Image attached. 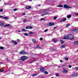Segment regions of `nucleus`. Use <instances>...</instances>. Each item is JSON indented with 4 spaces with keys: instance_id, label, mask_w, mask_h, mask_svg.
<instances>
[{
    "instance_id": "09e8293b",
    "label": "nucleus",
    "mask_w": 78,
    "mask_h": 78,
    "mask_svg": "<svg viewBox=\"0 0 78 78\" xmlns=\"http://www.w3.org/2000/svg\"><path fill=\"white\" fill-rule=\"evenodd\" d=\"M47 14H48V12H46L45 13V15H47Z\"/></svg>"
},
{
    "instance_id": "bf43d9fd",
    "label": "nucleus",
    "mask_w": 78,
    "mask_h": 78,
    "mask_svg": "<svg viewBox=\"0 0 78 78\" xmlns=\"http://www.w3.org/2000/svg\"><path fill=\"white\" fill-rule=\"evenodd\" d=\"M38 6H40L41 5L39 4V5H38Z\"/></svg>"
},
{
    "instance_id": "a878e982",
    "label": "nucleus",
    "mask_w": 78,
    "mask_h": 78,
    "mask_svg": "<svg viewBox=\"0 0 78 78\" xmlns=\"http://www.w3.org/2000/svg\"><path fill=\"white\" fill-rule=\"evenodd\" d=\"M24 36H28V34L27 33H25V34H24Z\"/></svg>"
},
{
    "instance_id": "9b49d317",
    "label": "nucleus",
    "mask_w": 78,
    "mask_h": 78,
    "mask_svg": "<svg viewBox=\"0 0 78 78\" xmlns=\"http://www.w3.org/2000/svg\"><path fill=\"white\" fill-rule=\"evenodd\" d=\"M4 23L0 22V26H1V27L3 26V25H4Z\"/></svg>"
},
{
    "instance_id": "f8f14e48",
    "label": "nucleus",
    "mask_w": 78,
    "mask_h": 78,
    "mask_svg": "<svg viewBox=\"0 0 78 78\" xmlns=\"http://www.w3.org/2000/svg\"><path fill=\"white\" fill-rule=\"evenodd\" d=\"M73 76H77L78 75V73H76V74H73L72 75Z\"/></svg>"
},
{
    "instance_id": "0e129e2a",
    "label": "nucleus",
    "mask_w": 78,
    "mask_h": 78,
    "mask_svg": "<svg viewBox=\"0 0 78 78\" xmlns=\"http://www.w3.org/2000/svg\"><path fill=\"white\" fill-rule=\"evenodd\" d=\"M34 61H35V59H34Z\"/></svg>"
},
{
    "instance_id": "8fccbe9b",
    "label": "nucleus",
    "mask_w": 78,
    "mask_h": 78,
    "mask_svg": "<svg viewBox=\"0 0 78 78\" xmlns=\"http://www.w3.org/2000/svg\"><path fill=\"white\" fill-rule=\"evenodd\" d=\"M7 4H8V3H7L5 2V3H4L5 5H7Z\"/></svg>"
},
{
    "instance_id": "052dcab7",
    "label": "nucleus",
    "mask_w": 78,
    "mask_h": 78,
    "mask_svg": "<svg viewBox=\"0 0 78 78\" xmlns=\"http://www.w3.org/2000/svg\"><path fill=\"white\" fill-rule=\"evenodd\" d=\"M0 64H3V62H0Z\"/></svg>"
},
{
    "instance_id": "aec40b11",
    "label": "nucleus",
    "mask_w": 78,
    "mask_h": 78,
    "mask_svg": "<svg viewBox=\"0 0 78 78\" xmlns=\"http://www.w3.org/2000/svg\"><path fill=\"white\" fill-rule=\"evenodd\" d=\"M29 34L30 35H32V34H34V33H33V32H30L29 33Z\"/></svg>"
},
{
    "instance_id": "1a4fd4ad",
    "label": "nucleus",
    "mask_w": 78,
    "mask_h": 78,
    "mask_svg": "<svg viewBox=\"0 0 78 78\" xmlns=\"http://www.w3.org/2000/svg\"><path fill=\"white\" fill-rule=\"evenodd\" d=\"M25 8L26 9H30V8H31V7L30 6H26Z\"/></svg>"
},
{
    "instance_id": "bb28decb",
    "label": "nucleus",
    "mask_w": 78,
    "mask_h": 78,
    "mask_svg": "<svg viewBox=\"0 0 78 78\" xmlns=\"http://www.w3.org/2000/svg\"><path fill=\"white\" fill-rule=\"evenodd\" d=\"M43 11L44 12H47V11H49L47 10V9H44Z\"/></svg>"
},
{
    "instance_id": "a18cd8bd",
    "label": "nucleus",
    "mask_w": 78,
    "mask_h": 78,
    "mask_svg": "<svg viewBox=\"0 0 78 78\" xmlns=\"http://www.w3.org/2000/svg\"><path fill=\"white\" fill-rule=\"evenodd\" d=\"M40 39L41 41H42L43 40V38L41 37L40 38Z\"/></svg>"
},
{
    "instance_id": "a211bd4d",
    "label": "nucleus",
    "mask_w": 78,
    "mask_h": 78,
    "mask_svg": "<svg viewBox=\"0 0 78 78\" xmlns=\"http://www.w3.org/2000/svg\"><path fill=\"white\" fill-rule=\"evenodd\" d=\"M58 7H59L60 8H62L63 7V6H62V5L60 4L58 6Z\"/></svg>"
},
{
    "instance_id": "f03ea898",
    "label": "nucleus",
    "mask_w": 78,
    "mask_h": 78,
    "mask_svg": "<svg viewBox=\"0 0 78 78\" xmlns=\"http://www.w3.org/2000/svg\"><path fill=\"white\" fill-rule=\"evenodd\" d=\"M27 58H28L27 57L25 56H22L21 57L20 59V60H22V61H21V62H23V61H25V59H27Z\"/></svg>"
},
{
    "instance_id": "864d4df0",
    "label": "nucleus",
    "mask_w": 78,
    "mask_h": 78,
    "mask_svg": "<svg viewBox=\"0 0 78 78\" xmlns=\"http://www.w3.org/2000/svg\"><path fill=\"white\" fill-rule=\"evenodd\" d=\"M44 15H45V14H42V16H44Z\"/></svg>"
},
{
    "instance_id": "e433bc0d",
    "label": "nucleus",
    "mask_w": 78,
    "mask_h": 78,
    "mask_svg": "<svg viewBox=\"0 0 78 78\" xmlns=\"http://www.w3.org/2000/svg\"><path fill=\"white\" fill-rule=\"evenodd\" d=\"M57 19V17L56 16H55L54 17V20H56V19Z\"/></svg>"
},
{
    "instance_id": "5701e85b",
    "label": "nucleus",
    "mask_w": 78,
    "mask_h": 78,
    "mask_svg": "<svg viewBox=\"0 0 78 78\" xmlns=\"http://www.w3.org/2000/svg\"><path fill=\"white\" fill-rule=\"evenodd\" d=\"M63 72L64 73H67V72H68V70H65L63 71Z\"/></svg>"
},
{
    "instance_id": "c03bdc74",
    "label": "nucleus",
    "mask_w": 78,
    "mask_h": 78,
    "mask_svg": "<svg viewBox=\"0 0 78 78\" xmlns=\"http://www.w3.org/2000/svg\"><path fill=\"white\" fill-rule=\"evenodd\" d=\"M3 9H1L0 10V12H3Z\"/></svg>"
},
{
    "instance_id": "3c124183",
    "label": "nucleus",
    "mask_w": 78,
    "mask_h": 78,
    "mask_svg": "<svg viewBox=\"0 0 78 78\" xmlns=\"http://www.w3.org/2000/svg\"><path fill=\"white\" fill-rule=\"evenodd\" d=\"M63 70L64 71V70H66V68H63Z\"/></svg>"
},
{
    "instance_id": "49530a36",
    "label": "nucleus",
    "mask_w": 78,
    "mask_h": 78,
    "mask_svg": "<svg viewBox=\"0 0 78 78\" xmlns=\"http://www.w3.org/2000/svg\"><path fill=\"white\" fill-rule=\"evenodd\" d=\"M69 68H71V67H72V65H69Z\"/></svg>"
},
{
    "instance_id": "2f4dec72",
    "label": "nucleus",
    "mask_w": 78,
    "mask_h": 78,
    "mask_svg": "<svg viewBox=\"0 0 78 78\" xmlns=\"http://www.w3.org/2000/svg\"><path fill=\"white\" fill-rule=\"evenodd\" d=\"M65 60H66V61H68V60L69 59V58L65 57Z\"/></svg>"
},
{
    "instance_id": "9d476101",
    "label": "nucleus",
    "mask_w": 78,
    "mask_h": 78,
    "mask_svg": "<svg viewBox=\"0 0 78 78\" xmlns=\"http://www.w3.org/2000/svg\"><path fill=\"white\" fill-rule=\"evenodd\" d=\"M52 41L54 42H57V39H56V38L52 39Z\"/></svg>"
},
{
    "instance_id": "4468645a",
    "label": "nucleus",
    "mask_w": 78,
    "mask_h": 78,
    "mask_svg": "<svg viewBox=\"0 0 78 78\" xmlns=\"http://www.w3.org/2000/svg\"><path fill=\"white\" fill-rule=\"evenodd\" d=\"M22 31L23 32H26V31H27V30H25L24 29H22Z\"/></svg>"
},
{
    "instance_id": "f257e3e1",
    "label": "nucleus",
    "mask_w": 78,
    "mask_h": 78,
    "mask_svg": "<svg viewBox=\"0 0 78 78\" xmlns=\"http://www.w3.org/2000/svg\"><path fill=\"white\" fill-rule=\"evenodd\" d=\"M63 39H68L70 40H72L74 39V36L70 34H68V35H65Z\"/></svg>"
},
{
    "instance_id": "7c9ffc66",
    "label": "nucleus",
    "mask_w": 78,
    "mask_h": 78,
    "mask_svg": "<svg viewBox=\"0 0 78 78\" xmlns=\"http://www.w3.org/2000/svg\"><path fill=\"white\" fill-rule=\"evenodd\" d=\"M13 11H17V9H13Z\"/></svg>"
},
{
    "instance_id": "39448f33",
    "label": "nucleus",
    "mask_w": 78,
    "mask_h": 78,
    "mask_svg": "<svg viewBox=\"0 0 78 78\" xmlns=\"http://www.w3.org/2000/svg\"><path fill=\"white\" fill-rule=\"evenodd\" d=\"M40 70L42 72H44L45 70V69L44 67H40Z\"/></svg>"
},
{
    "instance_id": "c85d7f7f",
    "label": "nucleus",
    "mask_w": 78,
    "mask_h": 78,
    "mask_svg": "<svg viewBox=\"0 0 78 78\" xmlns=\"http://www.w3.org/2000/svg\"><path fill=\"white\" fill-rule=\"evenodd\" d=\"M60 42H61V44H63V43H64V41H63L62 40H61L60 41Z\"/></svg>"
},
{
    "instance_id": "4c0bfd02",
    "label": "nucleus",
    "mask_w": 78,
    "mask_h": 78,
    "mask_svg": "<svg viewBox=\"0 0 78 78\" xmlns=\"http://www.w3.org/2000/svg\"><path fill=\"white\" fill-rule=\"evenodd\" d=\"M17 41H18V42H20V40L19 39L17 40Z\"/></svg>"
},
{
    "instance_id": "473e14b6",
    "label": "nucleus",
    "mask_w": 78,
    "mask_h": 78,
    "mask_svg": "<svg viewBox=\"0 0 78 78\" xmlns=\"http://www.w3.org/2000/svg\"><path fill=\"white\" fill-rule=\"evenodd\" d=\"M14 44L15 45H17V42L15 41V42H14Z\"/></svg>"
},
{
    "instance_id": "20e7f679",
    "label": "nucleus",
    "mask_w": 78,
    "mask_h": 78,
    "mask_svg": "<svg viewBox=\"0 0 78 78\" xmlns=\"http://www.w3.org/2000/svg\"><path fill=\"white\" fill-rule=\"evenodd\" d=\"M19 54L20 55H23V54L24 55H26V54H28V53L25 52L24 51H22L20 52Z\"/></svg>"
},
{
    "instance_id": "13d9d810",
    "label": "nucleus",
    "mask_w": 78,
    "mask_h": 78,
    "mask_svg": "<svg viewBox=\"0 0 78 78\" xmlns=\"http://www.w3.org/2000/svg\"><path fill=\"white\" fill-rule=\"evenodd\" d=\"M60 67H61V66H59L58 67V68H60Z\"/></svg>"
},
{
    "instance_id": "603ef678",
    "label": "nucleus",
    "mask_w": 78,
    "mask_h": 78,
    "mask_svg": "<svg viewBox=\"0 0 78 78\" xmlns=\"http://www.w3.org/2000/svg\"><path fill=\"white\" fill-rule=\"evenodd\" d=\"M34 62V61H31V62H30V63L31 64V63H32V62Z\"/></svg>"
},
{
    "instance_id": "37998d69",
    "label": "nucleus",
    "mask_w": 78,
    "mask_h": 78,
    "mask_svg": "<svg viewBox=\"0 0 78 78\" xmlns=\"http://www.w3.org/2000/svg\"><path fill=\"white\" fill-rule=\"evenodd\" d=\"M75 69L76 70H78V67H75Z\"/></svg>"
},
{
    "instance_id": "b1692460",
    "label": "nucleus",
    "mask_w": 78,
    "mask_h": 78,
    "mask_svg": "<svg viewBox=\"0 0 78 78\" xmlns=\"http://www.w3.org/2000/svg\"><path fill=\"white\" fill-rule=\"evenodd\" d=\"M23 22H27V19H25L23 20Z\"/></svg>"
},
{
    "instance_id": "c9c22d12",
    "label": "nucleus",
    "mask_w": 78,
    "mask_h": 78,
    "mask_svg": "<svg viewBox=\"0 0 78 78\" xmlns=\"http://www.w3.org/2000/svg\"><path fill=\"white\" fill-rule=\"evenodd\" d=\"M15 42V41L13 40H12L11 41L12 43H14Z\"/></svg>"
},
{
    "instance_id": "f704fd0d",
    "label": "nucleus",
    "mask_w": 78,
    "mask_h": 78,
    "mask_svg": "<svg viewBox=\"0 0 78 78\" xmlns=\"http://www.w3.org/2000/svg\"><path fill=\"white\" fill-rule=\"evenodd\" d=\"M3 69H0V72H3Z\"/></svg>"
},
{
    "instance_id": "6e6d98bb",
    "label": "nucleus",
    "mask_w": 78,
    "mask_h": 78,
    "mask_svg": "<svg viewBox=\"0 0 78 78\" xmlns=\"http://www.w3.org/2000/svg\"><path fill=\"white\" fill-rule=\"evenodd\" d=\"M60 62H62V60H60Z\"/></svg>"
},
{
    "instance_id": "393cba45",
    "label": "nucleus",
    "mask_w": 78,
    "mask_h": 78,
    "mask_svg": "<svg viewBox=\"0 0 78 78\" xmlns=\"http://www.w3.org/2000/svg\"><path fill=\"white\" fill-rule=\"evenodd\" d=\"M55 75L56 76H59V74L58 73H56L55 74Z\"/></svg>"
},
{
    "instance_id": "412c9836",
    "label": "nucleus",
    "mask_w": 78,
    "mask_h": 78,
    "mask_svg": "<svg viewBox=\"0 0 78 78\" xmlns=\"http://www.w3.org/2000/svg\"><path fill=\"white\" fill-rule=\"evenodd\" d=\"M38 75V74L36 73V74H34L32 76H37V75Z\"/></svg>"
},
{
    "instance_id": "ddd939ff",
    "label": "nucleus",
    "mask_w": 78,
    "mask_h": 78,
    "mask_svg": "<svg viewBox=\"0 0 78 78\" xmlns=\"http://www.w3.org/2000/svg\"><path fill=\"white\" fill-rule=\"evenodd\" d=\"M72 31L74 32H78V30L76 29H73V30Z\"/></svg>"
},
{
    "instance_id": "f3484780",
    "label": "nucleus",
    "mask_w": 78,
    "mask_h": 78,
    "mask_svg": "<svg viewBox=\"0 0 78 78\" xmlns=\"http://www.w3.org/2000/svg\"><path fill=\"white\" fill-rule=\"evenodd\" d=\"M36 47L37 48H38V49L41 48V47H40V46L39 45H37Z\"/></svg>"
},
{
    "instance_id": "4be33fe9",
    "label": "nucleus",
    "mask_w": 78,
    "mask_h": 78,
    "mask_svg": "<svg viewBox=\"0 0 78 78\" xmlns=\"http://www.w3.org/2000/svg\"><path fill=\"white\" fill-rule=\"evenodd\" d=\"M9 26H10V25H9V24H8L7 25H5L4 26V27H9Z\"/></svg>"
},
{
    "instance_id": "58836bf2",
    "label": "nucleus",
    "mask_w": 78,
    "mask_h": 78,
    "mask_svg": "<svg viewBox=\"0 0 78 78\" xmlns=\"http://www.w3.org/2000/svg\"><path fill=\"white\" fill-rule=\"evenodd\" d=\"M48 29H45L44 30V32H47V31H48Z\"/></svg>"
},
{
    "instance_id": "5fc2aeb1",
    "label": "nucleus",
    "mask_w": 78,
    "mask_h": 78,
    "mask_svg": "<svg viewBox=\"0 0 78 78\" xmlns=\"http://www.w3.org/2000/svg\"><path fill=\"white\" fill-rule=\"evenodd\" d=\"M57 28V27H54V29H55V28Z\"/></svg>"
},
{
    "instance_id": "69168bd1",
    "label": "nucleus",
    "mask_w": 78,
    "mask_h": 78,
    "mask_svg": "<svg viewBox=\"0 0 78 78\" xmlns=\"http://www.w3.org/2000/svg\"><path fill=\"white\" fill-rule=\"evenodd\" d=\"M7 59V60H8V59H7H7Z\"/></svg>"
},
{
    "instance_id": "79ce46f5",
    "label": "nucleus",
    "mask_w": 78,
    "mask_h": 78,
    "mask_svg": "<svg viewBox=\"0 0 78 78\" xmlns=\"http://www.w3.org/2000/svg\"><path fill=\"white\" fill-rule=\"evenodd\" d=\"M41 20H45V19L44 18H42L40 19Z\"/></svg>"
},
{
    "instance_id": "72a5a7b5",
    "label": "nucleus",
    "mask_w": 78,
    "mask_h": 78,
    "mask_svg": "<svg viewBox=\"0 0 78 78\" xmlns=\"http://www.w3.org/2000/svg\"><path fill=\"white\" fill-rule=\"evenodd\" d=\"M0 49H4V48L3 47H0Z\"/></svg>"
},
{
    "instance_id": "774afa93",
    "label": "nucleus",
    "mask_w": 78,
    "mask_h": 78,
    "mask_svg": "<svg viewBox=\"0 0 78 78\" xmlns=\"http://www.w3.org/2000/svg\"><path fill=\"white\" fill-rule=\"evenodd\" d=\"M77 19V20H78V19Z\"/></svg>"
},
{
    "instance_id": "0eeeda50",
    "label": "nucleus",
    "mask_w": 78,
    "mask_h": 78,
    "mask_svg": "<svg viewBox=\"0 0 78 78\" xmlns=\"http://www.w3.org/2000/svg\"><path fill=\"white\" fill-rule=\"evenodd\" d=\"M33 27L30 26H27L26 27V29H32Z\"/></svg>"
},
{
    "instance_id": "a19ab883",
    "label": "nucleus",
    "mask_w": 78,
    "mask_h": 78,
    "mask_svg": "<svg viewBox=\"0 0 78 78\" xmlns=\"http://www.w3.org/2000/svg\"><path fill=\"white\" fill-rule=\"evenodd\" d=\"M69 26H70V24L66 25V27H69Z\"/></svg>"
},
{
    "instance_id": "cd10ccee",
    "label": "nucleus",
    "mask_w": 78,
    "mask_h": 78,
    "mask_svg": "<svg viewBox=\"0 0 78 78\" xmlns=\"http://www.w3.org/2000/svg\"><path fill=\"white\" fill-rule=\"evenodd\" d=\"M66 47V45H63L61 46L62 48H64V47Z\"/></svg>"
},
{
    "instance_id": "338daca9",
    "label": "nucleus",
    "mask_w": 78,
    "mask_h": 78,
    "mask_svg": "<svg viewBox=\"0 0 78 78\" xmlns=\"http://www.w3.org/2000/svg\"><path fill=\"white\" fill-rule=\"evenodd\" d=\"M1 39V37H0V39Z\"/></svg>"
},
{
    "instance_id": "c756f323",
    "label": "nucleus",
    "mask_w": 78,
    "mask_h": 78,
    "mask_svg": "<svg viewBox=\"0 0 78 78\" xmlns=\"http://www.w3.org/2000/svg\"><path fill=\"white\" fill-rule=\"evenodd\" d=\"M2 19H6L7 20V19H8V18L6 17H2Z\"/></svg>"
},
{
    "instance_id": "423d86ee",
    "label": "nucleus",
    "mask_w": 78,
    "mask_h": 78,
    "mask_svg": "<svg viewBox=\"0 0 78 78\" xmlns=\"http://www.w3.org/2000/svg\"><path fill=\"white\" fill-rule=\"evenodd\" d=\"M55 25V23H50L47 24L48 26H53Z\"/></svg>"
},
{
    "instance_id": "2eb2a0df",
    "label": "nucleus",
    "mask_w": 78,
    "mask_h": 78,
    "mask_svg": "<svg viewBox=\"0 0 78 78\" xmlns=\"http://www.w3.org/2000/svg\"><path fill=\"white\" fill-rule=\"evenodd\" d=\"M32 42H33V43H36V41L34 39H32Z\"/></svg>"
},
{
    "instance_id": "ea45409f",
    "label": "nucleus",
    "mask_w": 78,
    "mask_h": 78,
    "mask_svg": "<svg viewBox=\"0 0 78 78\" xmlns=\"http://www.w3.org/2000/svg\"><path fill=\"white\" fill-rule=\"evenodd\" d=\"M44 73L45 74H47L48 73L47 71H44Z\"/></svg>"
},
{
    "instance_id": "e2e57ef3",
    "label": "nucleus",
    "mask_w": 78,
    "mask_h": 78,
    "mask_svg": "<svg viewBox=\"0 0 78 78\" xmlns=\"http://www.w3.org/2000/svg\"><path fill=\"white\" fill-rule=\"evenodd\" d=\"M41 78H44V77H41Z\"/></svg>"
},
{
    "instance_id": "6ab92c4d",
    "label": "nucleus",
    "mask_w": 78,
    "mask_h": 78,
    "mask_svg": "<svg viewBox=\"0 0 78 78\" xmlns=\"http://www.w3.org/2000/svg\"><path fill=\"white\" fill-rule=\"evenodd\" d=\"M74 44H76V45H77V44H78V41H75L74 42Z\"/></svg>"
},
{
    "instance_id": "4d7b16f0",
    "label": "nucleus",
    "mask_w": 78,
    "mask_h": 78,
    "mask_svg": "<svg viewBox=\"0 0 78 78\" xmlns=\"http://www.w3.org/2000/svg\"><path fill=\"white\" fill-rule=\"evenodd\" d=\"M25 13H23V15H25Z\"/></svg>"
},
{
    "instance_id": "dca6fc26",
    "label": "nucleus",
    "mask_w": 78,
    "mask_h": 78,
    "mask_svg": "<svg viewBox=\"0 0 78 78\" xmlns=\"http://www.w3.org/2000/svg\"><path fill=\"white\" fill-rule=\"evenodd\" d=\"M67 17V18H68V19H70V17H72V15H68Z\"/></svg>"
},
{
    "instance_id": "7ed1b4c3",
    "label": "nucleus",
    "mask_w": 78,
    "mask_h": 78,
    "mask_svg": "<svg viewBox=\"0 0 78 78\" xmlns=\"http://www.w3.org/2000/svg\"><path fill=\"white\" fill-rule=\"evenodd\" d=\"M63 5L64 8H66V9H67L68 8L70 9L72 8L71 7H70L69 6L66 5L64 4Z\"/></svg>"
},
{
    "instance_id": "de8ad7c7",
    "label": "nucleus",
    "mask_w": 78,
    "mask_h": 78,
    "mask_svg": "<svg viewBox=\"0 0 78 78\" xmlns=\"http://www.w3.org/2000/svg\"><path fill=\"white\" fill-rule=\"evenodd\" d=\"M3 16L0 15V18H3Z\"/></svg>"
},
{
    "instance_id": "680f3d73",
    "label": "nucleus",
    "mask_w": 78,
    "mask_h": 78,
    "mask_svg": "<svg viewBox=\"0 0 78 78\" xmlns=\"http://www.w3.org/2000/svg\"><path fill=\"white\" fill-rule=\"evenodd\" d=\"M18 32H20V30H18Z\"/></svg>"
},
{
    "instance_id": "6e6552de",
    "label": "nucleus",
    "mask_w": 78,
    "mask_h": 78,
    "mask_svg": "<svg viewBox=\"0 0 78 78\" xmlns=\"http://www.w3.org/2000/svg\"><path fill=\"white\" fill-rule=\"evenodd\" d=\"M67 20V19L65 17H64L63 18L62 20L60 21V22H64L65 21H66Z\"/></svg>"
}]
</instances>
